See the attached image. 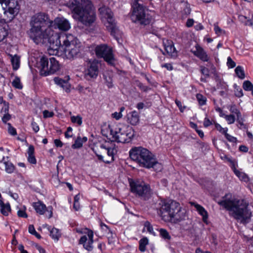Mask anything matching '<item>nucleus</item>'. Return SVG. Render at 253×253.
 Returning a JSON list of instances; mask_svg holds the SVG:
<instances>
[{
    "label": "nucleus",
    "mask_w": 253,
    "mask_h": 253,
    "mask_svg": "<svg viewBox=\"0 0 253 253\" xmlns=\"http://www.w3.org/2000/svg\"><path fill=\"white\" fill-rule=\"evenodd\" d=\"M54 143L55 144V145L57 147H62L63 145V143L61 142V141L60 139H56L54 140Z\"/></svg>",
    "instance_id": "61"
},
{
    "label": "nucleus",
    "mask_w": 253,
    "mask_h": 253,
    "mask_svg": "<svg viewBox=\"0 0 253 253\" xmlns=\"http://www.w3.org/2000/svg\"><path fill=\"white\" fill-rule=\"evenodd\" d=\"M129 185L132 193L143 200L148 199L151 195V191L149 184L141 180H130Z\"/></svg>",
    "instance_id": "9"
},
{
    "label": "nucleus",
    "mask_w": 253,
    "mask_h": 253,
    "mask_svg": "<svg viewBox=\"0 0 253 253\" xmlns=\"http://www.w3.org/2000/svg\"><path fill=\"white\" fill-rule=\"evenodd\" d=\"M96 55L98 58H103L108 64L114 66L116 60L112 49L106 44L97 45L95 48Z\"/></svg>",
    "instance_id": "12"
},
{
    "label": "nucleus",
    "mask_w": 253,
    "mask_h": 253,
    "mask_svg": "<svg viewBox=\"0 0 253 253\" xmlns=\"http://www.w3.org/2000/svg\"><path fill=\"white\" fill-rule=\"evenodd\" d=\"M165 48L166 52L169 54H172L175 52V48L172 44L166 46Z\"/></svg>",
    "instance_id": "38"
},
{
    "label": "nucleus",
    "mask_w": 253,
    "mask_h": 253,
    "mask_svg": "<svg viewBox=\"0 0 253 253\" xmlns=\"http://www.w3.org/2000/svg\"><path fill=\"white\" fill-rule=\"evenodd\" d=\"M237 122L238 123V127L240 129L246 128V125L243 123V120L241 117H237Z\"/></svg>",
    "instance_id": "44"
},
{
    "label": "nucleus",
    "mask_w": 253,
    "mask_h": 253,
    "mask_svg": "<svg viewBox=\"0 0 253 253\" xmlns=\"http://www.w3.org/2000/svg\"><path fill=\"white\" fill-rule=\"evenodd\" d=\"M235 72L239 78L241 79H243L245 78V72L242 67L240 66H237L235 70Z\"/></svg>",
    "instance_id": "30"
},
{
    "label": "nucleus",
    "mask_w": 253,
    "mask_h": 253,
    "mask_svg": "<svg viewBox=\"0 0 253 253\" xmlns=\"http://www.w3.org/2000/svg\"><path fill=\"white\" fill-rule=\"evenodd\" d=\"M200 71L201 73L206 78H208L210 77L209 75V70L203 66H200Z\"/></svg>",
    "instance_id": "43"
},
{
    "label": "nucleus",
    "mask_w": 253,
    "mask_h": 253,
    "mask_svg": "<svg viewBox=\"0 0 253 253\" xmlns=\"http://www.w3.org/2000/svg\"><path fill=\"white\" fill-rule=\"evenodd\" d=\"M8 133L13 136L17 134L16 129L13 127L10 123L7 124Z\"/></svg>",
    "instance_id": "46"
},
{
    "label": "nucleus",
    "mask_w": 253,
    "mask_h": 253,
    "mask_svg": "<svg viewBox=\"0 0 253 253\" xmlns=\"http://www.w3.org/2000/svg\"><path fill=\"white\" fill-rule=\"evenodd\" d=\"M235 174L241 180L247 182L249 180V177L248 175L243 172L235 169L234 170Z\"/></svg>",
    "instance_id": "29"
},
{
    "label": "nucleus",
    "mask_w": 253,
    "mask_h": 253,
    "mask_svg": "<svg viewBox=\"0 0 253 253\" xmlns=\"http://www.w3.org/2000/svg\"><path fill=\"white\" fill-rule=\"evenodd\" d=\"M9 106L7 105L5 107H2L1 110V113H3V116L2 117V121L4 124H6L11 118V115L8 113Z\"/></svg>",
    "instance_id": "25"
},
{
    "label": "nucleus",
    "mask_w": 253,
    "mask_h": 253,
    "mask_svg": "<svg viewBox=\"0 0 253 253\" xmlns=\"http://www.w3.org/2000/svg\"><path fill=\"white\" fill-rule=\"evenodd\" d=\"M58 28L61 31H68L71 28L70 24L68 20L63 17H57L53 21L52 25L51 26L52 28Z\"/></svg>",
    "instance_id": "16"
},
{
    "label": "nucleus",
    "mask_w": 253,
    "mask_h": 253,
    "mask_svg": "<svg viewBox=\"0 0 253 253\" xmlns=\"http://www.w3.org/2000/svg\"><path fill=\"white\" fill-rule=\"evenodd\" d=\"M17 215L20 217L27 218L28 217L25 210H19L17 211Z\"/></svg>",
    "instance_id": "50"
},
{
    "label": "nucleus",
    "mask_w": 253,
    "mask_h": 253,
    "mask_svg": "<svg viewBox=\"0 0 253 253\" xmlns=\"http://www.w3.org/2000/svg\"><path fill=\"white\" fill-rule=\"evenodd\" d=\"M12 85L18 89H22V85L21 84L20 80V79L16 77L14 79V80L12 82Z\"/></svg>",
    "instance_id": "35"
},
{
    "label": "nucleus",
    "mask_w": 253,
    "mask_h": 253,
    "mask_svg": "<svg viewBox=\"0 0 253 253\" xmlns=\"http://www.w3.org/2000/svg\"><path fill=\"white\" fill-rule=\"evenodd\" d=\"M127 122L131 125L136 126L139 122V116L138 113L133 111L127 115Z\"/></svg>",
    "instance_id": "20"
},
{
    "label": "nucleus",
    "mask_w": 253,
    "mask_h": 253,
    "mask_svg": "<svg viewBox=\"0 0 253 253\" xmlns=\"http://www.w3.org/2000/svg\"><path fill=\"white\" fill-rule=\"evenodd\" d=\"M79 40L72 34H62L60 35L54 33L47 43L53 50L61 47L63 50L80 43Z\"/></svg>",
    "instance_id": "7"
},
{
    "label": "nucleus",
    "mask_w": 253,
    "mask_h": 253,
    "mask_svg": "<svg viewBox=\"0 0 253 253\" xmlns=\"http://www.w3.org/2000/svg\"><path fill=\"white\" fill-rule=\"evenodd\" d=\"M214 124L216 129L220 133L224 134L227 132L228 128L227 127L223 128L219 124L215 122H214Z\"/></svg>",
    "instance_id": "40"
},
{
    "label": "nucleus",
    "mask_w": 253,
    "mask_h": 253,
    "mask_svg": "<svg viewBox=\"0 0 253 253\" xmlns=\"http://www.w3.org/2000/svg\"><path fill=\"white\" fill-rule=\"evenodd\" d=\"M196 50L193 51V54L204 62H208L209 58L204 49L199 45L195 46Z\"/></svg>",
    "instance_id": "19"
},
{
    "label": "nucleus",
    "mask_w": 253,
    "mask_h": 253,
    "mask_svg": "<svg viewBox=\"0 0 253 253\" xmlns=\"http://www.w3.org/2000/svg\"><path fill=\"white\" fill-rule=\"evenodd\" d=\"M81 43L64 50L65 56L69 60L78 58L81 54Z\"/></svg>",
    "instance_id": "15"
},
{
    "label": "nucleus",
    "mask_w": 253,
    "mask_h": 253,
    "mask_svg": "<svg viewBox=\"0 0 253 253\" xmlns=\"http://www.w3.org/2000/svg\"><path fill=\"white\" fill-rule=\"evenodd\" d=\"M87 236L88 237V242L87 237L86 235L83 236L81 237L79 240V244L83 245L84 248L88 251H91L93 249V232L91 230H87Z\"/></svg>",
    "instance_id": "17"
},
{
    "label": "nucleus",
    "mask_w": 253,
    "mask_h": 253,
    "mask_svg": "<svg viewBox=\"0 0 253 253\" xmlns=\"http://www.w3.org/2000/svg\"><path fill=\"white\" fill-rule=\"evenodd\" d=\"M0 4H4L7 10L4 12L8 17L7 21H11L19 13L20 6L17 0H0Z\"/></svg>",
    "instance_id": "13"
},
{
    "label": "nucleus",
    "mask_w": 253,
    "mask_h": 253,
    "mask_svg": "<svg viewBox=\"0 0 253 253\" xmlns=\"http://www.w3.org/2000/svg\"><path fill=\"white\" fill-rule=\"evenodd\" d=\"M139 249L141 252H144L146 250V246L148 244L147 238L144 237L139 241Z\"/></svg>",
    "instance_id": "27"
},
{
    "label": "nucleus",
    "mask_w": 253,
    "mask_h": 253,
    "mask_svg": "<svg viewBox=\"0 0 253 253\" xmlns=\"http://www.w3.org/2000/svg\"><path fill=\"white\" fill-rule=\"evenodd\" d=\"M6 20L4 19V23L0 22V42L3 41L8 36V30L7 28Z\"/></svg>",
    "instance_id": "22"
},
{
    "label": "nucleus",
    "mask_w": 253,
    "mask_h": 253,
    "mask_svg": "<svg viewBox=\"0 0 253 253\" xmlns=\"http://www.w3.org/2000/svg\"><path fill=\"white\" fill-rule=\"evenodd\" d=\"M40 74L42 76H47L55 74L60 69L58 61L55 57H42L39 62Z\"/></svg>",
    "instance_id": "8"
},
{
    "label": "nucleus",
    "mask_w": 253,
    "mask_h": 253,
    "mask_svg": "<svg viewBox=\"0 0 253 253\" xmlns=\"http://www.w3.org/2000/svg\"><path fill=\"white\" fill-rule=\"evenodd\" d=\"M212 124V121L210 120V119L206 117L204 119L203 125L205 127H207L209 126H210Z\"/></svg>",
    "instance_id": "52"
},
{
    "label": "nucleus",
    "mask_w": 253,
    "mask_h": 253,
    "mask_svg": "<svg viewBox=\"0 0 253 253\" xmlns=\"http://www.w3.org/2000/svg\"><path fill=\"white\" fill-rule=\"evenodd\" d=\"M112 116L113 118H115L116 120H118L120 119H121L123 115L121 113V112H114L112 114Z\"/></svg>",
    "instance_id": "55"
},
{
    "label": "nucleus",
    "mask_w": 253,
    "mask_h": 253,
    "mask_svg": "<svg viewBox=\"0 0 253 253\" xmlns=\"http://www.w3.org/2000/svg\"><path fill=\"white\" fill-rule=\"evenodd\" d=\"M175 104H176V105L179 108L180 111L181 112H183L184 109L185 108V106H184V107L182 106V103H181V101H180L179 100H178L177 99H176L175 101Z\"/></svg>",
    "instance_id": "56"
},
{
    "label": "nucleus",
    "mask_w": 253,
    "mask_h": 253,
    "mask_svg": "<svg viewBox=\"0 0 253 253\" xmlns=\"http://www.w3.org/2000/svg\"><path fill=\"white\" fill-rule=\"evenodd\" d=\"M100 148L102 149H103L105 150V152H106L107 155L108 157L110 158V160L109 161H104L103 160V157L101 155H99L98 154H96V156H97L98 159L100 161H102L106 163H109L111 162H112L114 161V155L116 152V150L114 147H107L104 144H101L100 145Z\"/></svg>",
    "instance_id": "18"
},
{
    "label": "nucleus",
    "mask_w": 253,
    "mask_h": 253,
    "mask_svg": "<svg viewBox=\"0 0 253 253\" xmlns=\"http://www.w3.org/2000/svg\"><path fill=\"white\" fill-rule=\"evenodd\" d=\"M230 194H226L218 204L229 211V215L243 224L250 221L252 212L249 209V203L244 199H230Z\"/></svg>",
    "instance_id": "2"
},
{
    "label": "nucleus",
    "mask_w": 253,
    "mask_h": 253,
    "mask_svg": "<svg viewBox=\"0 0 253 253\" xmlns=\"http://www.w3.org/2000/svg\"><path fill=\"white\" fill-rule=\"evenodd\" d=\"M161 236L165 239L169 240L170 236L167 230L161 228L159 230Z\"/></svg>",
    "instance_id": "36"
},
{
    "label": "nucleus",
    "mask_w": 253,
    "mask_h": 253,
    "mask_svg": "<svg viewBox=\"0 0 253 253\" xmlns=\"http://www.w3.org/2000/svg\"><path fill=\"white\" fill-rule=\"evenodd\" d=\"M144 227L146 228L147 230L151 234H154L153 228L150 222L146 221L144 224Z\"/></svg>",
    "instance_id": "42"
},
{
    "label": "nucleus",
    "mask_w": 253,
    "mask_h": 253,
    "mask_svg": "<svg viewBox=\"0 0 253 253\" xmlns=\"http://www.w3.org/2000/svg\"><path fill=\"white\" fill-rule=\"evenodd\" d=\"M225 138L230 142H236L237 141V138L233 136H231V135L229 134L226 132L225 134H224Z\"/></svg>",
    "instance_id": "49"
},
{
    "label": "nucleus",
    "mask_w": 253,
    "mask_h": 253,
    "mask_svg": "<svg viewBox=\"0 0 253 253\" xmlns=\"http://www.w3.org/2000/svg\"><path fill=\"white\" fill-rule=\"evenodd\" d=\"M253 84L249 81H246L243 84V88L247 91H251Z\"/></svg>",
    "instance_id": "37"
},
{
    "label": "nucleus",
    "mask_w": 253,
    "mask_h": 253,
    "mask_svg": "<svg viewBox=\"0 0 253 253\" xmlns=\"http://www.w3.org/2000/svg\"><path fill=\"white\" fill-rule=\"evenodd\" d=\"M67 6L73 17L85 26H90L96 19L95 9L90 0H70Z\"/></svg>",
    "instance_id": "3"
},
{
    "label": "nucleus",
    "mask_w": 253,
    "mask_h": 253,
    "mask_svg": "<svg viewBox=\"0 0 253 253\" xmlns=\"http://www.w3.org/2000/svg\"><path fill=\"white\" fill-rule=\"evenodd\" d=\"M33 207L37 213L41 215L43 214L46 210V206L41 201L34 203L33 204Z\"/></svg>",
    "instance_id": "21"
},
{
    "label": "nucleus",
    "mask_w": 253,
    "mask_h": 253,
    "mask_svg": "<svg viewBox=\"0 0 253 253\" xmlns=\"http://www.w3.org/2000/svg\"><path fill=\"white\" fill-rule=\"evenodd\" d=\"M87 138L84 136L82 138L81 136H78L75 140V143L72 145L73 149H79L83 146V143L86 142Z\"/></svg>",
    "instance_id": "24"
},
{
    "label": "nucleus",
    "mask_w": 253,
    "mask_h": 253,
    "mask_svg": "<svg viewBox=\"0 0 253 253\" xmlns=\"http://www.w3.org/2000/svg\"><path fill=\"white\" fill-rule=\"evenodd\" d=\"M71 121L73 123H77L79 126H81L82 124V118L78 115L77 116H71Z\"/></svg>",
    "instance_id": "34"
},
{
    "label": "nucleus",
    "mask_w": 253,
    "mask_h": 253,
    "mask_svg": "<svg viewBox=\"0 0 253 253\" xmlns=\"http://www.w3.org/2000/svg\"><path fill=\"white\" fill-rule=\"evenodd\" d=\"M53 21L44 13H38L32 17L30 36L37 44L46 43L54 33L51 29Z\"/></svg>",
    "instance_id": "1"
},
{
    "label": "nucleus",
    "mask_w": 253,
    "mask_h": 253,
    "mask_svg": "<svg viewBox=\"0 0 253 253\" xmlns=\"http://www.w3.org/2000/svg\"><path fill=\"white\" fill-rule=\"evenodd\" d=\"M194 207L196 209L198 213L202 216L203 217V221L206 223L208 224V213L206 210L201 205L195 204L194 205Z\"/></svg>",
    "instance_id": "23"
},
{
    "label": "nucleus",
    "mask_w": 253,
    "mask_h": 253,
    "mask_svg": "<svg viewBox=\"0 0 253 253\" xmlns=\"http://www.w3.org/2000/svg\"><path fill=\"white\" fill-rule=\"evenodd\" d=\"M158 214L166 221L174 220L180 221L185 217L178 202L172 200H163L157 208Z\"/></svg>",
    "instance_id": "4"
},
{
    "label": "nucleus",
    "mask_w": 253,
    "mask_h": 253,
    "mask_svg": "<svg viewBox=\"0 0 253 253\" xmlns=\"http://www.w3.org/2000/svg\"><path fill=\"white\" fill-rule=\"evenodd\" d=\"M1 212L4 215H8V212L10 211V206L9 203L5 204V205L1 207Z\"/></svg>",
    "instance_id": "33"
},
{
    "label": "nucleus",
    "mask_w": 253,
    "mask_h": 253,
    "mask_svg": "<svg viewBox=\"0 0 253 253\" xmlns=\"http://www.w3.org/2000/svg\"><path fill=\"white\" fill-rule=\"evenodd\" d=\"M235 94L237 97H240L243 95V91L241 88L238 87L235 91Z\"/></svg>",
    "instance_id": "58"
},
{
    "label": "nucleus",
    "mask_w": 253,
    "mask_h": 253,
    "mask_svg": "<svg viewBox=\"0 0 253 253\" xmlns=\"http://www.w3.org/2000/svg\"><path fill=\"white\" fill-rule=\"evenodd\" d=\"M54 82L56 84L59 85L62 87H64V84H67L64 80L58 77L54 78Z\"/></svg>",
    "instance_id": "41"
},
{
    "label": "nucleus",
    "mask_w": 253,
    "mask_h": 253,
    "mask_svg": "<svg viewBox=\"0 0 253 253\" xmlns=\"http://www.w3.org/2000/svg\"><path fill=\"white\" fill-rule=\"evenodd\" d=\"M50 235L52 239L57 241L59 237L61 236V234L59 230L55 228H53L50 232Z\"/></svg>",
    "instance_id": "26"
},
{
    "label": "nucleus",
    "mask_w": 253,
    "mask_h": 253,
    "mask_svg": "<svg viewBox=\"0 0 253 253\" xmlns=\"http://www.w3.org/2000/svg\"><path fill=\"white\" fill-rule=\"evenodd\" d=\"M45 211L47 212V215L46 214V216L48 217V218H50L52 216V207H48L47 208H46Z\"/></svg>",
    "instance_id": "59"
},
{
    "label": "nucleus",
    "mask_w": 253,
    "mask_h": 253,
    "mask_svg": "<svg viewBox=\"0 0 253 253\" xmlns=\"http://www.w3.org/2000/svg\"><path fill=\"white\" fill-rule=\"evenodd\" d=\"M161 67L162 68H166L169 71H171L173 69V66L170 63H165L162 64Z\"/></svg>",
    "instance_id": "60"
},
{
    "label": "nucleus",
    "mask_w": 253,
    "mask_h": 253,
    "mask_svg": "<svg viewBox=\"0 0 253 253\" xmlns=\"http://www.w3.org/2000/svg\"><path fill=\"white\" fill-rule=\"evenodd\" d=\"M98 65L99 62L97 60L88 61L86 68L84 70V77L86 80L96 78L99 73Z\"/></svg>",
    "instance_id": "14"
},
{
    "label": "nucleus",
    "mask_w": 253,
    "mask_h": 253,
    "mask_svg": "<svg viewBox=\"0 0 253 253\" xmlns=\"http://www.w3.org/2000/svg\"><path fill=\"white\" fill-rule=\"evenodd\" d=\"M28 160L29 163L32 164H36L37 163V161L34 155L28 156Z\"/></svg>",
    "instance_id": "57"
},
{
    "label": "nucleus",
    "mask_w": 253,
    "mask_h": 253,
    "mask_svg": "<svg viewBox=\"0 0 253 253\" xmlns=\"http://www.w3.org/2000/svg\"><path fill=\"white\" fill-rule=\"evenodd\" d=\"M110 134L114 140L118 142L128 143L134 136V131L131 126L125 125L119 127L116 130L111 129Z\"/></svg>",
    "instance_id": "10"
},
{
    "label": "nucleus",
    "mask_w": 253,
    "mask_h": 253,
    "mask_svg": "<svg viewBox=\"0 0 253 253\" xmlns=\"http://www.w3.org/2000/svg\"><path fill=\"white\" fill-rule=\"evenodd\" d=\"M227 65L229 68H233L235 67L236 63L230 57H228L227 58Z\"/></svg>",
    "instance_id": "48"
},
{
    "label": "nucleus",
    "mask_w": 253,
    "mask_h": 253,
    "mask_svg": "<svg viewBox=\"0 0 253 253\" xmlns=\"http://www.w3.org/2000/svg\"><path fill=\"white\" fill-rule=\"evenodd\" d=\"M129 157L134 161L136 162L140 166L147 169L154 168L158 166L161 169L162 166L155 157L150 151L141 147H134L129 151Z\"/></svg>",
    "instance_id": "5"
},
{
    "label": "nucleus",
    "mask_w": 253,
    "mask_h": 253,
    "mask_svg": "<svg viewBox=\"0 0 253 253\" xmlns=\"http://www.w3.org/2000/svg\"><path fill=\"white\" fill-rule=\"evenodd\" d=\"M100 227H101V229L106 233H109V232H111L108 226L107 225H106L105 224H104V223L101 222Z\"/></svg>",
    "instance_id": "54"
},
{
    "label": "nucleus",
    "mask_w": 253,
    "mask_h": 253,
    "mask_svg": "<svg viewBox=\"0 0 253 253\" xmlns=\"http://www.w3.org/2000/svg\"><path fill=\"white\" fill-rule=\"evenodd\" d=\"M5 170L6 172L11 173L13 172L15 168L13 165L11 163L4 162Z\"/></svg>",
    "instance_id": "31"
},
{
    "label": "nucleus",
    "mask_w": 253,
    "mask_h": 253,
    "mask_svg": "<svg viewBox=\"0 0 253 253\" xmlns=\"http://www.w3.org/2000/svg\"><path fill=\"white\" fill-rule=\"evenodd\" d=\"M214 31L216 34L219 35L221 34L222 30L218 26L214 25Z\"/></svg>",
    "instance_id": "62"
},
{
    "label": "nucleus",
    "mask_w": 253,
    "mask_h": 253,
    "mask_svg": "<svg viewBox=\"0 0 253 253\" xmlns=\"http://www.w3.org/2000/svg\"><path fill=\"white\" fill-rule=\"evenodd\" d=\"M54 115L52 112H49L48 110H44L43 112V116L45 118L52 117Z\"/></svg>",
    "instance_id": "53"
},
{
    "label": "nucleus",
    "mask_w": 253,
    "mask_h": 253,
    "mask_svg": "<svg viewBox=\"0 0 253 253\" xmlns=\"http://www.w3.org/2000/svg\"><path fill=\"white\" fill-rule=\"evenodd\" d=\"M239 150L243 152H247L249 150V148L245 145H241L239 146Z\"/></svg>",
    "instance_id": "64"
},
{
    "label": "nucleus",
    "mask_w": 253,
    "mask_h": 253,
    "mask_svg": "<svg viewBox=\"0 0 253 253\" xmlns=\"http://www.w3.org/2000/svg\"><path fill=\"white\" fill-rule=\"evenodd\" d=\"M196 98L201 106L206 104L207 101V98L201 94L198 93L196 95Z\"/></svg>",
    "instance_id": "32"
},
{
    "label": "nucleus",
    "mask_w": 253,
    "mask_h": 253,
    "mask_svg": "<svg viewBox=\"0 0 253 253\" xmlns=\"http://www.w3.org/2000/svg\"><path fill=\"white\" fill-rule=\"evenodd\" d=\"M79 200H80V196L79 195H76L74 197V203L73 207L74 209L76 211H78L80 209V203H79Z\"/></svg>",
    "instance_id": "39"
},
{
    "label": "nucleus",
    "mask_w": 253,
    "mask_h": 253,
    "mask_svg": "<svg viewBox=\"0 0 253 253\" xmlns=\"http://www.w3.org/2000/svg\"><path fill=\"white\" fill-rule=\"evenodd\" d=\"M34 147L32 145H30L28 150V156L29 155H34Z\"/></svg>",
    "instance_id": "63"
},
{
    "label": "nucleus",
    "mask_w": 253,
    "mask_h": 253,
    "mask_svg": "<svg viewBox=\"0 0 253 253\" xmlns=\"http://www.w3.org/2000/svg\"><path fill=\"white\" fill-rule=\"evenodd\" d=\"M152 0H131V18L134 22L146 25L151 21V16L146 14V4H152Z\"/></svg>",
    "instance_id": "6"
},
{
    "label": "nucleus",
    "mask_w": 253,
    "mask_h": 253,
    "mask_svg": "<svg viewBox=\"0 0 253 253\" xmlns=\"http://www.w3.org/2000/svg\"><path fill=\"white\" fill-rule=\"evenodd\" d=\"M230 111L237 115V117H241V114L239 110L235 107V106H232L230 109Z\"/></svg>",
    "instance_id": "47"
},
{
    "label": "nucleus",
    "mask_w": 253,
    "mask_h": 253,
    "mask_svg": "<svg viewBox=\"0 0 253 253\" xmlns=\"http://www.w3.org/2000/svg\"><path fill=\"white\" fill-rule=\"evenodd\" d=\"M11 62L12 64L13 69H18V68L19 67V57L16 55H15L13 56H11Z\"/></svg>",
    "instance_id": "28"
},
{
    "label": "nucleus",
    "mask_w": 253,
    "mask_h": 253,
    "mask_svg": "<svg viewBox=\"0 0 253 253\" xmlns=\"http://www.w3.org/2000/svg\"><path fill=\"white\" fill-rule=\"evenodd\" d=\"M225 119L228 124H232L235 121V117L233 115H227V116H225Z\"/></svg>",
    "instance_id": "45"
},
{
    "label": "nucleus",
    "mask_w": 253,
    "mask_h": 253,
    "mask_svg": "<svg viewBox=\"0 0 253 253\" xmlns=\"http://www.w3.org/2000/svg\"><path fill=\"white\" fill-rule=\"evenodd\" d=\"M99 11L102 17L107 20L105 24L108 31L110 32L112 36L116 37L119 30L113 17V13L111 10L106 6H102L99 9Z\"/></svg>",
    "instance_id": "11"
},
{
    "label": "nucleus",
    "mask_w": 253,
    "mask_h": 253,
    "mask_svg": "<svg viewBox=\"0 0 253 253\" xmlns=\"http://www.w3.org/2000/svg\"><path fill=\"white\" fill-rule=\"evenodd\" d=\"M31 126L32 127L33 130L36 133L39 131L40 128L38 124L33 121L31 123Z\"/></svg>",
    "instance_id": "51"
}]
</instances>
